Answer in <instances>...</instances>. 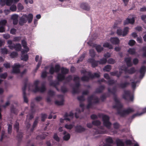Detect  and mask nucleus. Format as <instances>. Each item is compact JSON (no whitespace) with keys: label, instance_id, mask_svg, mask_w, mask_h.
Masks as SVG:
<instances>
[{"label":"nucleus","instance_id":"nucleus-37","mask_svg":"<svg viewBox=\"0 0 146 146\" xmlns=\"http://www.w3.org/2000/svg\"><path fill=\"white\" fill-rule=\"evenodd\" d=\"M110 74L112 75L116 76L118 77H119L121 75V72H119V74L117 73V72L116 71L114 72H111Z\"/></svg>","mask_w":146,"mask_h":146},{"label":"nucleus","instance_id":"nucleus-31","mask_svg":"<svg viewBox=\"0 0 146 146\" xmlns=\"http://www.w3.org/2000/svg\"><path fill=\"white\" fill-rule=\"evenodd\" d=\"M103 46L108 48L109 49H112L113 48V46L112 45L108 42L105 43L103 44Z\"/></svg>","mask_w":146,"mask_h":146},{"label":"nucleus","instance_id":"nucleus-58","mask_svg":"<svg viewBox=\"0 0 146 146\" xmlns=\"http://www.w3.org/2000/svg\"><path fill=\"white\" fill-rule=\"evenodd\" d=\"M41 120L42 121H44L46 117V114H42L41 115Z\"/></svg>","mask_w":146,"mask_h":146},{"label":"nucleus","instance_id":"nucleus-19","mask_svg":"<svg viewBox=\"0 0 146 146\" xmlns=\"http://www.w3.org/2000/svg\"><path fill=\"white\" fill-rule=\"evenodd\" d=\"M146 70V67L145 66H142L141 67L140 70V72L141 74L140 76V78H142L143 77Z\"/></svg>","mask_w":146,"mask_h":146},{"label":"nucleus","instance_id":"nucleus-54","mask_svg":"<svg viewBox=\"0 0 146 146\" xmlns=\"http://www.w3.org/2000/svg\"><path fill=\"white\" fill-rule=\"evenodd\" d=\"M3 65L6 68H9L10 67V64L7 62L4 63Z\"/></svg>","mask_w":146,"mask_h":146},{"label":"nucleus","instance_id":"nucleus-23","mask_svg":"<svg viewBox=\"0 0 146 146\" xmlns=\"http://www.w3.org/2000/svg\"><path fill=\"white\" fill-rule=\"evenodd\" d=\"M63 134L64 135L63 138L64 140L67 141L69 139L70 135L69 133H67L66 131H64Z\"/></svg>","mask_w":146,"mask_h":146},{"label":"nucleus","instance_id":"nucleus-46","mask_svg":"<svg viewBox=\"0 0 146 146\" xmlns=\"http://www.w3.org/2000/svg\"><path fill=\"white\" fill-rule=\"evenodd\" d=\"M17 56V54L16 52H13L11 53L10 54V56L12 58L16 57Z\"/></svg>","mask_w":146,"mask_h":146},{"label":"nucleus","instance_id":"nucleus-47","mask_svg":"<svg viewBox=\"0 0 146 146\" xmlns=\"http://www.w3.org/2000/svg\"><path fill=\"white\" fill-rule=\"evenodd\" d=\"M53 138L54 139L57 141H59L60 138L56 134H54Z\"/></svg>","mask_w":146,"mask_h":146},{"label":"nucleus","instance_id":"nucleus-32","mask_svg":"<svg viewBox=\"0 0 146 146\" xmlns=\"http://www.w3.org/2000/svg\"><path fill=\"white\" fill-rule=\"evenodd\" d=\"M17 9V7L15 4H13L10 7V10L12 11H15Z\"/></svg>","mask_w":146,"mask_h":146},{"label":"nucleus","instance_id":"nucleus-10","mask_svg":"<svg viewBox=\"0 0 146 146\" xmlns=\"http://www.w3.org/2000/svg\"><path fill=\"white\" fill-rule=\"evenodd\" d=\"M62 74H59L57 76V78L59 80L61 81L64 79V76L63 74H66L68 73V69L64 68L61 69Z\"/></svg>","mask_w":146,"mask_h":146},{"label":"nucleus","instance_id":"nucleus-55","mask_svg":"<svg viewBox=\"0 0 146 146\" xmlns=\"http://www.w3.org/2000/svg\"><path fill=\"white\" fill-rule=\"evenodd\" d=\"M3 37L6 39H8L10 37V35L9 34H3Z\"/></svg>","mask_w":146,"mask_h":146},{"label":"nucleus","instance_id":"nucleus-2","mask_svg":"<svg viewBox=\"0 0 146 146\" xmlns=\"http://www.w3.org/2000/svg\"><path fill=\"white\" fill-rule=\"evenodd\" d=\"M22 46L24 49L21 51V59L24 61H27L28 58L27 54H24L27 53L29 51V48L27 46L26 42L25 40H23L21 42Z\"/></svg>","mask_w":146,"mask_h":146},{"label":"nucleus","instance_id":"nucleus-38","mask_svg":"<svg viewBox=\"0 0 146 146\" xmlns=\"http://www.w3.org/2000/svg\"><path fill=\"white\" fill-rule=\"evenodd\" d=\"M65 127L68 129H71L73 127V125L72 124H66L64 126Z\"/></svg>","mask_w":146,"mask_h":146},{"label":"nucleus","instance_id":"nucleus-4","mask_svg":"<svg viewBox=\"0 0 146 146\" xmlns=\"http://www.w3.org/2000/svg\"><path fill=\"white\" fill-rule=\"evenodd\" d=\"M82 72L83 73H84L86 75L88 76H84L82 78V79L83 81H88L90 78H92V77H98L100 76V73H95L94 76L92 77L90 72H86L85 70H83Z\"/></svg>","mask_w":146,"mask_h":146},{"label":"nucleus","instance_id":"nucleus-27","mask_svg":"<svg viewBox=\"0 0 146 146\" xmlns=\"http://www.w3.org/2000/svg\"><path fill=\"white\" fill-rule=\"evenodd\" d=\"M125 60L127 66H130L132 65L131 61V58H126Z\"/></svg>","mask_w":146,"mask_h":146},{"label":"nucleus","instance_id":"nucleus-62","mask_svg":"<svg viewBox=\"0 0 146 146\" xmlns=\"http://www.w3.org/2000/svg\"><path fill=\"white\" fill-rule=\"evenodd\" d=\"M21 38L20 37H15L14 38L13 40L15 41H19L21 40Z\"/></svg>","mask_w":146,"mask_h":146},{"label":"nucleus","instance_id":"nucleus-8","mask_svg":"<svg viewBox=\"0 0 146 146\" xmlns=\"http://www.w3.org/2000/svg\"><path fill=\"white\" fill-rule=\"evenodd\" d=\"M128 31L129 28L128 27L125 28L123 32L119 28L117 30V33L119 35H122L123 36H124L128 33Z\"/></svg>","mask_w":146,"mask_h":146},{"label":"nucleus","instance_id":"nucleus-35","mask_svg":"<svg viewBox=\"0 0 146 146\" xmlns=\"http://www.w3.org/2000/svg\"><path fill=\"white\" fill-rule=\"evenodd\" d=\"M129 53L131 54H134L135 52V50L134 48H130L128 51Z\"/></svg>","mask_w":146,"mask_h":146},{"label":"nucleus","instance_id":"nucleus-11","mask_svg":"<svg viewBox=\"0 0 146 146\" xmlns=\"http://www.w3.org/2000/svg\"><path fill=\"white\" fill-rule=\"evenodd\" d=\"M21 67V65L19 64H15L12 67V72L15 73H19L20 72L19 68Z\"/></svg>","mask_w":146,"mask_h":146},{"label":"nucleus","instance_id":"nucleus-29","mask_svg":"<svg viewBox=\"0 0 146 146\" xmlns=\"http://www.w3.org/2000/svg\"><path fill=\"white\" fill-rule=\"evenodd\" d=\"M61 100L60 101H56L55 102V104L58 105H62L64 103V100L63 98V97L61 96Z\"/></svg>","mask_w":146,"mask_h":146},{"label":"nucleus","instance_id":"nucleus-49","mask_svg":"<svg viewBox=\"0 0 146 146\" xmlns=\"http://www.w3.org/2000/svg\"><path fill=\"white\" fill-rule=\"evenodd\" d=\"M135 40H130L128 43V44L129 45H130L131 46H132L135 43Z\"/></svg>","mask_w":146,"mask_h":146},{"label":"nucleus","instance_id":"nucleus-7","mask_svg":"<svg viewBox=\"0 0 146 146\" xmlns=\"http://www.w3.org/2000/svg\"><path fill=\"white\" fill-rule=\"evenodd\" d=\"M96 99L95 97L94 96H91L89 97L88 98V105L87 106V108L88 109L91 108L93 104L95 102H97V101L95 100Z\"/></svg>","mask_w":146,"mask_h":146},{"label":"nucleus","instance_id":"nucleus-42","mask_svg":"<svg viewBox=\"0 0 146 146\" xmlns=\"http://www.w3.org/2000/svg\"><path fill=\"white\" fill-rule=\"evenodd\" d=\"M12 129V125L11 124L8 125V133L9 134H10L11 133V130Z\"/></svg>","mask_w":146,"mask_h":146},{"label":"nucleus","instance_id":"nucleus-9","mask_svg":"<svg viewBox=\"0 0 146 146\" xmlns=\"http://www.w3.org/2000/svg\"><path fill=\"white\" fill-rule=\"evenodd\" d=\"M135 22V17L133 15H130L124 22V25H127L129 23L133 24Z\"/></svg>","mask_w":146,"mask_h":146},{"label":"nucleus","instance_id":"nucleus-13","mask_svg":"<svg viewBox=\"0 0 146 146\" xmlns=\"http://www.w3.org/2000/svg\"><path fill=\"white\" fill-rule=\"evenodd\" d=\"M7 23L6 20H3L0 21V32L3 33L5 31L4 27Z\"/></svg>","mask_w":146,"mask_h":146},{"label":"nucleus","instance_id":"nucleus-15","mask_svg":"<svg viewBox=\"0 0 146 146\" xmlns=\"http://www.w3.org/2000/svg\"><path fill=\"white\" fill-rule=\"evenodd\" d=\"M11 19L13 20V24H17L18 21V15L16 14L13 15L11 16Z\"/></svg>","mask_w":146,"mask_h":146},{"label":"nucleus","instance_id":"nucleus-56","mask_svg":"<svg viewBox=\"0 0 146 146\" xmlns=\"http://www.w3.org/2000/svg\"><path fill=\"white\" fill-rule=\"evenodd\" d=\"M25 91H23V98L24 102H26V103H27L28 102V99L25 96Z\"/></svg>","mask_w":146,"mask_h":146},{"label":"nucleus","instance_id":"nucleus-17","mask_svg":"<svg viewBox=\"0 0 146 146\" xmlns=\"http://www.w3.org/2000/svg\"><path fill=\"white\" fill-rule=\"evenodd\" d=\"M42 60L41 57H39L38 55H37L35 57V60L36 62H38L36 67V69H37L40 66Z\"/></svg>","mask_w":146,"mask_h":146},{"label":"nucleus","instance_id":"nucleus-52","mask_svg":"<svg viewBox=\"0 0 146 146\" xmlns=\"http://www.w3.org/2000/svg\"><path fill=\"white\" fill-rule=\"evenodd\" d=\"M107 61L106 59H103L101 60L99 62L100 64H105Z\"/></svg>","mask_w":146,"mask_h":146},{"label":"nucleus","instance_id":"nucleus-48","mask_svg":"<svg viewBox=\"0 0 146 146\" xmlns=\"http://www.w3.org/2000/svg\"><path fill=\"white\" fill-rule=\"evenodd\" d=\"M92 123L93 125H98L100 124V122L99 121H93Z\"/></svg>","mask_w":146,"mask_h":146},{"label":"nucleus","instance_id":"nucleus-44","mask_svg":"<svg viewBox=\"0 0 146 146\" xmlns=\"http://www.w3.org/2000/svg\"><path fill=\"white\" fill-rule=\"evenodd\" d=\"M14 128L17 131H18L19 128V123L17 121L14 125Z\"/></svg>","mask_w":146,"mask_h":146},{"label":"nucleus","instance_id":"nucleus-36","mask_svg":"<svg viewBox=\"0 0 146 146\" xmlns=\"http://www.w3.org/2000/svg\"><path fill=\"white\" fill-rule=\"evenodd\" d=\"M21 48V45L19 44H17L15 45V49L16 50L19 51Z\"/></svg>","mask_w":146,"mask_h":146},{"label":"nucleus","instance_id":"nucleus-59","mask_svg":"<svg viewBox=\"0 0 146 146\" xmlns=\"http://www.w3.org/2000/svg\"><path fill=\"white\" fill-rule=\"evenodd\" d=\"M137 42L139 43H142V39L141 37H138L137 39Z\"/></svg>","mask_w":146,"mask_h":146},{"label":"nucleus","instance_id":"nucleus-45","mask_svg":"<svg viewBox=\"0 0 146 146\" xmlns=\"http://www.w3.org/2000/svg\"><path fill=\"white\" fill-rule=\"evenodd\" d=\"M92 62V65L93 67H95L97 66L98 62L97 61H94L93 60H92V61H90Z\"/></svg>","mask_w":146,"mask_h":146},{"label":"nucleus","instance_id":"nucleus-14","mask_svg":"<svg viewBox=\"0 0 146 146\" xmlns=\"http://www.w3.org/2000/svg\"><path fill=\"white\" fill-rule=\"evenodd\" d=\"M80 108H77L76 110V112L75 113V116L76 118H77L78 117V116L77 115V114L80 113L81 112L84 111V104H80Z\"/></svg>","mask_w":146,"mask_h":146},{"label":"nucleus","instance_id":"nucleus-34","mask_svg":"<svg viewBox=\"0 0 146 146\" xmlns=\"http://www.w3.org/2000/svg\"><path fill=\"white\" fill-rule=\"evenodd\" d=\"M116 142L117 146H123V143L121 141L120 139H117Z\"/></svg>","mask_w":146,"mask_h":146},{"label":"nucleus","instance_id":"nucleus-20","mask_svg":"<svg viewBox=\"0 0 146 146\" xmlns=\"http://www.w3.org/2000/svg\"><path fill=\"white\" fill-rule=\"evenodd\" d=\"M121 70L124 71L125 73H127L129 74H133L135 72V70L133 68H131L129 70H127V68H122Z\"/></svg>","mask_w":146,"mask_h":146},{"label":"nucleus","instance_id":"nucleus-21","mask_svg":"<svg viewBox=\"0 0 146 146\" xmlns=\"http://www.w3.org/2000/svg\"><path fill=\"white\" fill-rule=\"evenodd\" d=\"M111 42L113 44H117L119 42V40L116 37L112 38L110 39Z\"/></svg>","mask_w":146,"mask_h":146},{"label":"nucleus","instance_id":"nucleus-53","mask_svg":"<svg viewBox=\"0 0 146 146\" xmlns=\"http://www.w3.org/2000/svg\"><path fill=\"white\" fill-rule=\"evenodd\" d=\"M136 82L135 81H133V80L131 82V86L133 88H135L136 86Z\"/></svg>","mask_w":146,"mask_h":146},{"label":"nucleus","instance_id":"nucleus-12","mask_svg":"<svg viewBox=\"0 0 146 146\" xmlns=\"http://www.w3.org/2000/svg\"><path fill=\"white\" fill-rule=\"evenodd\" d=\"M13 3V0H0V5L2 6H3L5 4L10 6Z\"/></svg>","mask_w":146,"mask_h":146},{"label":"nucleus","instance_id":"nucleus-26","mask_svg":"<svg viewBox=\"0 0 146 146\" xmlns=\"http://www.w3.org/2000/svg\"><path fill=\"white\" fill-rule=\"evenodd\" d=\"M115 101L116 103V106H114L113 107L115 108H120L122 107V106L121 103L119 102L117 98H115Z\"/></svg>","mask_w":146,"mask_h":146},{"label":"nucleus","instance_id":"nucleus-5","mask_svg":"<svg viewBox=\"0 0 146 146\" xmlns=\"http://www.w3.org/2000/svg\"><path fill=\"white\" fill-rule=\"evenodd\" d=\"M74 113L72 111H70L69 113H66L64 116V119H60V121L61 123H62L64 122V119L66 120L67 121H69L72 119L73 117Z\"/></svg>","mask_w":146,"mask_h":146},{"label":"nucleus","instance_id":"nucleus-25","mask_svg":"<svg viewBox=\"0 0 146 146\" xmlns=\"http://www.w3.org/2000/svg\"><path fill=\"white\" fill-rule=\"evenodd\" d=\"M8 46L11 49H13L15 48V45L13 44L12 41L11 40H9L7 41Z\"/></svg>","mask_w":146,"mask_h":146},{"label":"nucleus","instance_id":"nucleus-43","mask_svg":"<svg viewBox=\"0 0 146 146\" xmlns=\"http://www.w3.org/2000/svg\"><path fill=\"white\" fill-rule=\"evenodd\" d=\"M1 52L2 54H7L8 51L6 48H4L1 49Z\"/></svg>","mask_w":146,"mask_h":146},{"label":"nucleus","instance_id":"nucleus-50","mask_svg":"<svg viewBox=\"0 0 146 146\" xmlns=\"http://www.w3.org/2000/svg\"><path fill=\"white\" fill-rule=\"evenodd\" d=\"M115 62V60L113 59L112 58L109 59L108 61V63L110 64H113Z\"/></svg>","mask_w":146,"mask_h":146},{"label":"nucleus","instance_id":"nucleus-28","mask_svg":"<svg viewBox=\"0 0 146 146\" xmlns=\"http://www.w3.org/2000/svg\"><path fill=\"white\" fill-rule=\"evenodd\" d=\"M134 111V110L132 108H129L124 111L125 114H128L131 113Z\"/></svg>","mask_w":146,"mask_h":146},{"label":"nucleus","instance_id":"nucleus-33","mask_svg":"<svg viewBox=\"0 0 146 146\" xmlns=\"http://www.w3.org/2000/svg\"><path fill=\"white\" fill-rule=\"evenodd\" d=\"M111 68L110 65H107L104 67L103 69V70L105 72H108L110 70Z\"/></svg>","mask_w":146,"mask_h":146},{"label":"nucleus","instance_id":"nucleus-6","mask_svg":"<svg viewBox=\"0 0 146 146\" xmlns=\"http://www.w3.org/2000/svg\"><path fill=\"white\" fill-rule=\"evenodd\" d=\"M39 83V81H36L35 82L33 87H35V89L34 90H33L34 92L40 91L41 92H43L46 89L44 86H42L40 88H38V85Z\"/></svg>","mask_w":146,"mask_h":146},{"label":"nucleus","instance_id":"nucleus-1","mask_svg":"<svg viewBox=\"0 0 146 146\" xmlns=\"http://www.w3.org/2000/svg\"><path fill=\"white\" fill-rule=\"evenodd\" d=\"M33 16L31 14L23 15L20 19L19 24L21 25H23L28 21L29 23H31L33 19Z\"/></svg>","mask_w":146,"mask_h":146},{"label":"nucleus","instance_id":"nucleus-16","mask_svg":"<svg viewBox=\"0 0 146 146\" xmlns=\"http://www.w3.org/2000/svg\"><path fill=\"white\" fill-rule=\"evenodd\" d=\"M59 69V66L58 65H56L55 66V69H54L53 67H51L50 68L49 70V72L51 74H52L55 71L56 72L58 71Z\"/></svg>","mask_w":146,"mask_h":146},{"label":"nucleus","instance_id":"nucleus-64","mask_svg":"<svg viewBox=\"0 0 146 146\" xmlns=\"http://www.w3.org/2000/svg\"><path fill=\"white\" fill-rule=\"evenodd\" d=\"M143 49L144 52L143 54V56H146V46L143 47Z\"/></svg>","mask_w":146,"mask_h":146},{"label":"nucleus","instance_id":"nucleus-39","mask_svg":"<svg viewBox=\"0 0 146 146\" xmlns=\"http://www.w3.org/2000/svg\"><path fill=\"white\" fill-rule=\"evenodd\" d=\"M17 8L19 10L21 11L24 9V7L22 4L19 3L17 5Z\"/></svg>","mask_w":146,"mask_h":146},{"label":"nucleus","instance_id":"nucleus-41","mask_svg":"<svg viewBox=\"0 0 146 146\" xmlns=\"http://www.w3.org/2000/svg\"><path fill=\"white\" fill-rule=\"evenodd\" d=\"M96 49L98 52H100L103 50V48L100 45H98L96 46Z\"/></svg>","mask_w":146,"mask_h":146},{"label":"nucleus","instance_id":"nucleus-18","mask_svg":"<svg viewBox=\"0 0 146 146\" xmlns=\"http://www.w3.org/2000/svg\"><path fill=\"white\" fill-rule=\"evenodd\" d=\"M80 6L82 8L86 11H89L90 9V6L86 3L81 4Z\"/></svg>","mask_w":146,"mask_h":146},{"label":"nucleus","instance_id":"nucleus-30","mask_svg":"<svg viewBox=\"0 0 146 146\" xmlns=\"http://www.w3.org/2000/svg\"><path fill=\"white\" fill-rule=\"evenodd\" d=\"M130 96V92L128 91H127L125 92L123 96V98L126 99Z\"/></svg>","mask_w":146,"mask_h":146},{"label":"nucleus","instance_id":"nucleus-3","mask_svg":"<svg viewBox=\"0 0 146 146\" xmlns=\"http://www.w3.org/2000/svg\"><path fill=\"white\" fill-rule=\"evenodd\" d=\"M102 117L103 124L104 126L107 128L109 131L113 132L112 130L111 129V123L109 121V117L106 115H103Z\"/></svg>","mask_w":146,"mask_h":146},{"label":"nucleus","instance_id":"nucleus-24","mask_svg":"<svg viewBox=\"0 0 146 146\" xmlns=\"http://www.w3.org/2000/svg\"><path fill=\"white\" fill-rule=\"evenodd\" d=\"M106 144L104 146H111L110 143L113 142V140L111 137H109L106 139Z\"/></svg>","mask_w":146,"mask_h":146},{"label":"nucleus","instance_id":"nucleus-51","mask_svg":"<svg viewBox=\"0 0 146 146\" xmlns=\"http://www.w3.org/2000/svg\"><path fill=\"white\" fill-rule=\"evenodd\" d=\"M90 54L92 57H94L95 55V52L93 50H91L90 51Z\"/></svg>","mask_w":146,"mask_h":146},{"label":"nucleus","instance_id":"nucleus-63","mask_svg":"<svg viewBox=\"0 0 146 146\" xmlns=\"http://www.w3.org/2000/svg\"><path fill=\"white\" fill-rule=\"evenodd\" d=\"M47 75V73L45 72H42L41 77L42 78H44L46 77Z\"/></svg>","mask_w":146,"mask_h":146},{"label":"nucleus","instance_id":"nucleus-61","mask_svg":"<svg viewBox=\"0 0 146 146\" xmlns=\"http://www.w3.org/2000/svg\"><path fill=\"white\" fill-rule=\"evenodd\" d=\"M145 112H146V108H145L144 109H143V112H142L141 113H140L139 114L137 113L135 115H135V116H137V115H141L142 114H143Z\"/></svg>","mask_w":146,"mask_h":146},{"label":"nucleus","instance_id":"nucleus-60","mask_svg":"<svg viewBox=\"0 0 146 146\" xmlns=\"http://www.w3.org/2000/svg\"><path fill=\"white\" fill-rule=\"evenodd\" d=\"M84 54H83L79 58V59L77 61V62H79L80 61H81L82 60H83V59L84 58Z\"/></svg>","mask_w":146,"mask_h":146},{"label":"nucleus","instance_id":"nucleus-40","mask_svg":"<svg viewBox=\"0 0 146 146\" xmlns=\"http://www.w3.org/2000/svg\"><path fill=\"white\" fill-rule=\"evenodd\" d=\"M7 76V73H0V78H1L5 79L6 78Z\"/></svg>","mask_w":146,"mask_h":146},{"label":"nucleus","instance_id":"nucleus-22","mask_svg":"<svg viewBox=\"0 0 146 146\" xmlns=\"http://www.w3.org/2000/svg\"><path fill=\"white\" fill-rule=\"evenodd\" d=\"M85 130V129L81 126H77L76 127L75 131L78 133L82 132Z\"/></svg>","mask_w":146,"mask_h":146},{"label":"nucleus","instance_id":"nucleus-57","mask_svg":"<svg viewBox=\"0 0 146 146\" xmlns=\"http://www.w3.org/2000/svg\"><path fill=\"white\" fill-rule=\"evenodd\" d=\"M16 31V30L15 29H11L10 31V33L13 35H14L15 34Z\"/></svg>","mask_w":146,"mask_h":146}]
</instances>
